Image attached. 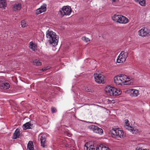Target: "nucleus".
<instances>
[{
    "label": "nucleus",
    "mask_w": 150,
    "mask_h": 150,
    "mask_svg": "<svg viewBox=\"0 0 150 150\" xmlns=\"http://www.w3.org/2000/svg\"><path fill=\"white\" fill-rule=\"evenodd\" d=\"M46 37L49 38V42L53 46H55L57 44L59 37L56 33L52 31L48 30L46 32Z\"/></svg>",
    "instance_id": "obj_1"
},
{
    "label": "nucleus",
    "mask_w": 150,
    "mask_h": 150,
    "mask_svg": "<svg viewBox=\"0 0 150 150\" xmlns=\"http://www.w3.org/2000/svg\"><path fill=\"white\" fill-rule=\"evenodd\" d=\"M72 11L71 7L69 6H64L62 8L61 10L59 11V13L60 16L62 17L64 15H70Z\"/></svg>",
    "instance_id": "obj_2"
},
{
    "label": "nucleus",
    "mask_w": 150,
    "mask_h": 150,
    "mask_svg": "<svg viewBox=\"0 0 150 150\" xmlns=\"http://www.w3.org/2000/svg\"><path fill=\"white\" fill-rule=\"evenodd\" d=\"M128 53L126 52L124 53V51H122L118 57L117 62L118 63H122L125 61L128 56Z\"/></svg>",
    "instance_id": "obj_3"
},
{
    "label": "nucleus",
    "mask_w": 150,
    "mask_h": 150,
    "mask_svg": "<svg viewBox=\"0 0 150 150\" xmlns=\"http://www.w3.org/2000/svg\"><path fill=\"white\" fill-rule=\"evenodd\" d=\"M139 35L141 36H149L150 35L149 30L146 28H142L138 32Z\"/></svg>",
    "instance_id": "obj_4"
},
{
    "label": "nucleus",
    "mask_w": 150,
    "mask_h": 150,
    "mask_svg": "<svg viewBox=\"0 0 150 150\" xmlns=\"http://www.w3.org/2000/svg\"><path fill=\"white\" fill-rule=\"evenodd\" d=\"M123 77V76H116L114 78L115 83L117 85H122L123 81H125Z\"/></svg>",
    "instance_id": "obj_5"
},
{
    "label": "nucleus",
    "mask_w": 150,
    "mask_h": 150,
    "mask_svg": "<svg viewBox=\"0 0 150 150\" xmlns=\"http://www.w3.org/2000/svg\"><path fill=\"white\" fill-rule=\"evenodd\" d=\"M90 128L94 132L100 134H102L103 132V130L97 126L95 125H92L90 126Z\"/></svg>",
    "instance_id": "obj_6"
},
{
    "label": "nucleus",
    "mask_w": 150,
    "mask_h": 150,
    "mask_svg": "<svg viewBox=\"0 0 150 150\" xmlns=\"http://www.w3.org/2000/svg\"><path fill=\"white\" fill-rule=\"evenodd\" d=\"M9 84L3 81H0V88L1 89L6 90L10 88Z\"/></svg>",
    "instance_id": "obj_7"
},
{
    "label": "nucleus",
    "mask_w": 150,
    "mask_h": 150,
    "mask_svg": "<svg viewBox=\"0 0 150 150\" xmlns=\"http://www.w3.org/2000/svg\"><path fill=\"white\" fill-rule=\"evenodd\" d=\"M105 77L104 76H94V79L96 82L98 83H104V79Z\"/></svg>",
    "instance_id": "obj_8"
},
{
    "label": "nucleus",
    "mask_w": 150,
    "mask_h": 150,
    "mask_svg": "<svg viewBox=\"0 0 150 150\" xmlns=\"http://www.w3.org/2000/svg\"><path fill=\"white\" fill-rule=\"evenodd\" d=\"M119 129L120 128H113L109 131V133L111 135L112 137L116 138Z\"/></svg>",
    "instance_id": "obj_9"
},
{
    "label": "nucleus",
    "mask_w": 150,
    "mask_h": 150,
    "mask_svg": "<svg viewBox=\"0 0 150 150\" xmlns=\"http://www.w3.org/2000/svg\"><path fill=\"white\" fill-rule=\"evenodd\" d=\"M40 141L41 146L43 147H46L47 144L46 141V135L45 134H43L41 136Z\"/></svg>",
    "instance_id": "obj_10"
},
{
    "label": "nucleus",
    "mask_w": 150,
    "mask_h": 150,
    "mask_svg": "<svg viewBox=\"0 0 150 150\" xmlns=\"http://www.w3.org/2000/svg\"><path fill=\"white\" fill-rule=\"evenodd\" d=\"M33 125V121L31 120L30 122H27L24 124L23 126V128L24 130H26L27 129H30Z\"/></svg>",
    "instance_id": "obj_11"
},
{
    "label": "nucleus",
    "mask_w": 150,
    "mask_h": 150,
    "mask_svg": "<svg viewBox=\"0 0 150 150\" xmlns=\"http://www.w3.org/2000/svg\"><path fill=\"white\" fill-rule=\"evenodd\" d=\"M118 23H120L125 24L129 22L128 19L125 17L123 16L120 15Z\"/></svg>",
    "instance_id": "obj_12"
},
{
    "label": "nucleus",
    "mask_w": 150,
    "mask_h": 150,
    "mask_svg": "<svg viewBox=\"0 0 150 150\" xmlns=\"http://www.w3.org/2000/svg\"><path fill=\"white\" fill-rule=\"evenodd\" d=\"M114 87L110 86H108L105 89V92L108 94L110 96H112L113 89Z\"/></svg>",
    "instance_id": "obj_13"
},
{
    "label": "nucleus",
    "mask_w": 150,
    "mask_h": 150,
    "mask_svg": "<svg viewBox=\"0 0 150 150\" xmlns=\"http://www.w3.org/2000/svg\"><path fill=\"white\" fill-rule=\"evenodd\" d=\"M46 4H43V6H42L40 8H39L36 10V13L37 14H39L42 12L45 11L46 9L45 7Z\"/></svg>",
    "instance_id": "obj_14"
},
{
    "label": "nucleus",
    "mask_w": 150,
    "mask_h": 150,
    "mask_svg": "<svg viewBox=\"0 0 150 150\" xmlns=\"http://www.w3.org/2000/svg\"><path fill=\"white\" fill-rule=\"evenodd\" d=\"M129 91L131 92L130 96L132 97L137 96L139 94V91L136 89H131Z\"/></svg>",
    "instance_id": "obj_15"
},
{
    "label": "nucleus",
    "mask_w": 150,
    "mask_h": 150,
    "mask_svg": "<svg viewBox=\"0 0 150 150\" xmlns=\"http://www.w3.org/2000/svg\"><path fill=\"white\" fill-rule=\"evenodd\" d=\"M20 134V129L17 128L13 133L12 138L13 139H16L19 137Z\"/></svg>",
    "instance_id": "obj_16"
},
{
    "label": "nucleus",
    "mask_w": 150,
    "mask_h": 150,
    "mask_svg": "<svg viewBox=\"0 0 150 150\" xmlns=\"http://www.w3.org/2000/svg\"><path fill=\"white\" fill-rule=\"evenodd\" d=\"M123 76V79H124L125 81H123V83H127V84H129L130 83L132 82V81L131 80V79L130 77H129V76Z\"/></svg>",
    "instance_id": "obj_17"
},
{
    "label": "nucleus",
    "mask_w": 150,
    "mask_h": 150,
    "mask_svg": "<svg viewBox=\"0 0 150 150\" xmlns=\"http://www.w3.org/2000/svg\"><path fill=\"white\" fill-rule=\"evenodd\" d=\"M125 136V134L124 132L120 128L116 137V138H123Z\"/></svg>",
    "instance_id": "obj_18"
},
{
    "label": "nucleus",
    "mask_w": 150,
    "mask_h": 150,
    "mask_svg": "<svg viewBox=\"0 0 150 150\" xmlns=\"http://www.w3.org/2000/svg\"><path fill=\"white\" fill-rule=\"evenodd\" d=\"M96 150H110V149L108 147L101 144L96 147Z\"/></svg>",
    "instance_id": "obj_19"
},
{
    "label": "nucleus",
    "mask_w": 150,
    "mask_h": 150,
    "mask_svg": "<svg viewBox=\"0 0 150 150\" xmlns=\"http://www.w3.org/2000/svg\"><path fill=\"white\" fill-rule=\"evenodd\" d=\"M124 127L126 129H127L131 132H132L133 133H136L137 132V130H136V129H134L133 127H131L128 126L127 125H124Z\"/></svg>",
    "instance_id": "obj_20"
},
{
    "label": "nucleus",
    "mask_w": 150,
    "mask_h": 150,
    "mask_svg": "<svg viewBox=\"0 0 150 150\" xmlns=\"http://www.w3.org/2000/svg\"><path fill=\"white\" fill-rule=\"evenodd\" d=\"M27 149L28 150H34V146L33 142L29 141L27 144Z\"/></svg>",
    "instance_id": "obj_21"
},
{
    "label": "nucleus",
    "mask_w": 150,
    "mask_h": 150,
    "mask_svg": "<svg viewBox=\"0 0 150 150\" xmlns=\"http://www.w3.org/2000/svg\"><path fill=\"white\" fill-rule=\"evenodd\" d=\"M6 6V3L5 0H0V8H4Z\"/></svg>",
    "instance_id": "obj_22"
},
{
    "label": "nucleus",
    "mask_w": 150,
    "mask_h": 150,
    "mask_svg": "<svg viewBox=\"0 0 150 150\" xmlns=\"http://www.w3.org/2000/svg\"><path fill=\"white\" fill-rule=\"evenodd\" d=\"M120 15H114V16L112 17V19L113 20L116 21L117 22H118L119 17Z\"/></svg>",
    "instance_id": "obj_23"
},
{
    "label": "nucleus",
    "mask_w": 150,
    "mask_h": 150,
    "mask_svg": "<svg viewBox=\"0 0 150 150\" xmlns=\"http://www.w3.org/2000/svg\"><path fill=\"white\" fill-rule=\"evenodd\" d=\"M36 45L33 43V42H30V45L29 47L30 49H32V50L34 51H35L37 49L35 48Z\"/></svg>",
    "instance_id": "obj_24"
},
{
    "label": "nucleus",
    "mask_w": 150,
    "mask_h": 150,
    "mask_svg": "<svg viewBox=\"0 0 150 150\" xmlns=\"http://www.w3.org/2000/svg\"><path fill=\"white\" fill-rule=\"evenodd\" d=\"M33 63L34 65L37 66H40L41 65V63L37 59L34 60L33 61Z\"/></svg>",
    "instance_id": "obj_25"
},
{
    "label": "nucleus",
    "mask_w": 150,
    "mask_h": 150,
    "mask_svg": "<svg viewBox=\"0 0 150 150\" xmlns=\"http://www.w3.org/2000/svg\"><path fill=\"white\" fill-rule=\"evenodd\" d=\"M21 8V5L19 4L15 5L13 8V10L15 11L19 10Z\"/></svg>",
    "instance_id": "obj_26"
},
{
    "label": "nucleus",
    "mask_w": 150,
    "mask_h": 150,
    "mask_svg": "<svg viewBox=\"0 0 150 150\" xmlns=\"http://www.w3.org/2000/svg\"><path fill=\"white\" fill-rule=\"evenodd\" d=\"M135 1L139 2V3L142 6H144L145 4V2L144 0H134Z\"/></svg>",
    "instance_id": "obj_27"
},
{
    "label": "nucleus",
    "mask_w": 150,
    "mask_h": 150,
    "mask_svg": "<svg viewBox=\"0 0 150 150\" xmlns=\"http://www.w3.org/2000/svg\"><path fill=\"white\" fill-rule=\"evenodd\" d=\"M86 150H95L96 147L93 145H91L88 147L86 146Z\"/></svg>",
    "instance_id": "obj_28"
},
{
    "label": "nucleus",
    "mask_w": 150,
    "mask_h": 150,
    "mask_svg": "<svg viewBox=\"0 0 150 150\" xmlns=\"http://www.w3.org/2000/svg\"><path fill=\"white\" fill-rule=\"evenodd\" d=\"M21 25L23 28H24L27 26V24L24 20L22 21L21 23Z\"/></svg>",
    "instance_id": "obj_29"
},
{
    "label": "nucleus",
    "mask_w": 150,
    "mask_h": 150,
    "mask_svg": "<svg viewBox=\"0 0 150 150\" xmlns=\"http://www.w3.org/2000/svg\"><path fill=\"white\" fill-rule=\"evenodd\" d=\"M85 90L88 92H93L94 91L92 89H91L88 87L85 88Z\"/></svg>",
    "instance_id": "obj_30"
},
{
    "label": "nucleus",
    "mask_w": 150,
    "mask_h": 150,
    "mask_svg": "<svg viewBox=\"0 0 150 150\" xmlns=\"http://www.w3.org/2000/svg\"><path fill=\"white\" fill-rule=\"evenodd\" d=\"M116 91L117 89L115 88L114 87L113 88V93H112V96H117V93H116Z\"/></svg>",
    "instance_id": "obj_31"
},
{
    "label": "nucleus",
    "mask_w": 150,
    "mask_h": 150,
    "mask_svg": "<svg viewBox=\"0 0 150 150\" xmlns=\"http://www.w3.org/2000/svg\"><path fill=\"white\" fill-rule=\"evenodd\" d=\"M82 39L86 42H87L90 41V40L89 38H86L85 36L82 37Z\"/></svg>",
    "instance_id": "obj_32"
},
{
    "label": "nucleus",
    "mask_w": 150,
    "mask_h": 150,
    "mask_svg": "<svg viewBox=\"0 0 150 150\" xmlns=\"http://www.w3.org/2000/svg\"><path fill=\"white\" fill-rule=\"evenodd\" d=\"M116 93H117V96L119 95H120L122 93V91L121 90L118 89H117V91H116Z\"/></svg>",
    "instance_id": "obj_33"
},
{
    "label": "nucleus",
    "mask_w": 150,
    "mask_h": 150,
    "mask_svg": "<svg viewBox=\"0 0 150 150\" xmlns=\"http://www.w3.org/2000/svg\"><path fill=\"white\" fill-rule=\"evenodd\" d=\"M51 111L52 112L54 113L56 112L57 111V109L54 107H52L51 109Z\"/></svg>",
    "instance_id": "obj_34"
},
{
    "label": "nucleus",
    "mask_w": 150,
    "mask_h": 150,
    "mask_svg": "<svg viewBox=\"0 0 150 150\" xmlns=\"http://www.w3.org/2000/svg\"><path fill=\"white\" fill-rule=\"evenodd\" d=\"M50 68V67H44L42 69V70L43 71H45Z\"/></svg>",
    "instance_id": "obj_35"
},
{
    "label": "nucleus",
    "mask_w": 150,
    "mask_h": 150,
    "mask_svg": "<svg viewBox=\"0 0 150 150\" xmlns=\"http://www.w3.org/2000/svg\"><path fill=\"white\" fill-rule=\"evenodd\" d=\"M94 75H102L101 72L98 71L97 72L95 73Z\"/></svg>",
    "instance_id": "obj_36"
},
{
    "label": "nucleus",
    "mask_w": 150,
    "mask_h": 150,
    "mask_svg": "<svg viewBox=\"0 0 150 150\" xmlns=\"http://www.w3.org/2000/svg\"><path fill=\"white\" fill-rule=\"evenodd\" d=\"M64 133L65 134H66L69 137L71 135L70 133L67 131H66V132H65Z\"/></svg>",
    "instance_id": "obj_37"
},
{
    "label": "nucleus",
    "mask_w": 150,
    "mask_h": 150,
    "mask_svg": "<svg viewBox=\"0 0 150 150\" xmlns=\"http://www.w3.org/2000/svg\"><path fill=\"white\" fill-rule=\"evenodd\" d=\"M142 148H140L139 147H137L136 149V150H142Z\"/></svg>",
    "instance_id": "obj_38"
},
{
    "label": "nucleus",
    "mask_w": 150,
    "mask_h": 150,
    "mask_svg": "<svg viewBox=\"0 0 150 150\" xmlns=\"http://www.w3.org/2000/svg\"><path fill=\"white\" fill-rule=\"evenodd\" d=\"M112 2H115L118 1L119 0H110Z\"/></svg>",
    "instance_id": "obj_39"
},
{
    "label": "nucleus",
    "mask_w": 150,
    "mask_h": 150,
    "mask_svg": "<svg viewBox=\"0 0 150 150\" xmlns=\"http://www.w3.org/2000/svg\"><path fill=\"white\" fill-rule=\"evenodd\" d=\"M142 150H149L146 149H142Z\"/></svg>",
    "instance_id": "obj_40"
},
{
    "label": "nucleus",
    "mask_w": 150,
    "mask_h": 150,
    "mask_svg": "<svg viewBox=\"0 0 150 150\" xmlns=\"http://www.w3.org/2000/svg\"><path fill=\"white\" fill-rule=\"evenodd\" d=\"M127 121H128V120H126V122H125V123H126V122H127Z\"/></svg>",
    "instance_id": "obj_41"
},
{
    "label": "nucleus",
    "mask_w": 150,
    "mask_h": 150,
    "mask_svg": "<svg viewBox=\"0 0 150 150\" xmlns=\"http://www.w3.org/2000/svg\"><path fill=\"white\" fill-rule=\"evenodd\" d=\"M120 75H125V74H120Z\"/></svg>",
    "instance_id": "obj_42"
},
{
    "label": "nucleus",
    "mask_w": 150,
    "mask_h": 150,
    "mask_svg": "<svg viewBox=\"0 0 150 150\" xmlns=\"http://www.w3.org/2000/svg\"><path fill=\"white\" fill-rule=\"evenodd\" d=\"M38 75H40V74H38Z\"/></svg>",
    "instance_id": "obj_43"
},
{
    "label": "nucleus",
    "mask_w": 150,
    "mask_h": 150,
    "mask_svg": "<svg viewBox=\"0 0 150 150\" xmlns=\"http://www.w3.org/2000/svg\"><path fill=\"white\" fill-rule=\"evenodd\" d=\"M113 102H114V101H113V102H112V103H113Z\"/></svg>",
    "instance_id": "obj_44"
},
{
    "label": "nucleus",
    "mask_w": 150,
    "mask_h": 150,
    "mask_svg": "<svg viewBox=\"0 0 150 150\" xmlns=\"http://www.w3.org/2000/svg\"><path fill=\"white\" fill-rule=\"evenodd\" d=\"M113 102H114V101H113V102H112V103H113Z\"/></svg>",
    "instance_id": "obj_45"
},
{
    "label": "nucleus",
    "mask_w": 150,
    "mask_h": 150,
    "mask_svg": "<svg viewBox=\"0 0 150 150\" xmlns=\"http://www.w3.org/2000/svg\"><path fill=\"white\" fill-rule=\"evenodd\" d=\"M133 74H135L134 73H133Z\"/></svg>",
    "instance_id": "obj_46"
}]
</instances>
